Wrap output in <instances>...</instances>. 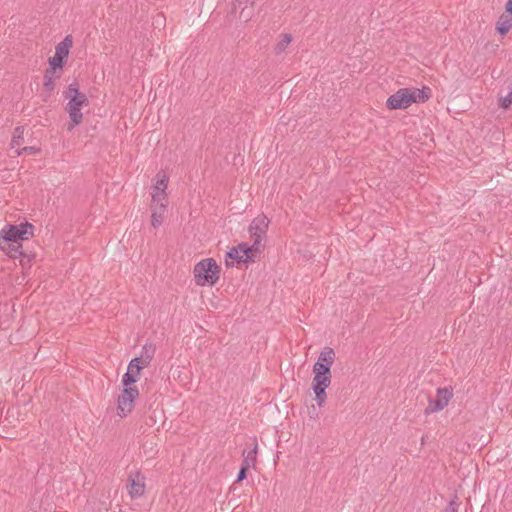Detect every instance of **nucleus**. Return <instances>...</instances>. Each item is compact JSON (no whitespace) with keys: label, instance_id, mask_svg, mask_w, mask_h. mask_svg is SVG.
Wrapping results in <instances>:
<instances>
[{"label":"nucleus","instance_id":"obj_16","mask_svg":"<svg viewBox=\"0 0 512 512\" xmlns=\"http://www.w3.org/2000/svg\"><path fill=\"white\" fill-rule=\"evenodd\" d=\"M155 351H156V347L152 343H146L142 347V351H141L140 357L142 359V364L143 365H149L150 364V362L152 361V359L154 357Z\"/></svg>","mask_w":512,"mask_h":512},{"label":"nucleus","instance_id":"obj_3","mask_svg":"<svg viewBox=\"0 0 512 512\" xmlns=\"http://www.w3.org/2000/svg\"><path fill=\"white\" fill-rule=\"evenodd\" d=\"M194 281L198 286H214L220 278V267L213 258H205L195 264Z\"/></svg>","mask_w":512,"mask_h":512},{"label":"nucleus","instance_id":"obj_7","mask_svg":"<svg viewBox=\"0 0 512 512\" xmlns=\"http://www.w3.org/2000/svg\"><path fill=\"white\" fill-rule=\"evenodd\" d=\"M139 396V390L137 387L124 388L118 397V415L120 417L127 416L133 409V403Z\"/></svg>","mask_w":512,"mask_h":512},{"label":"nucleus","instance_id":"obj_28","mask_svg":"<svg viewBox=\"0 0 512 512\" xmlns=\"http://www.w3.org/2000/svg\"><path fill=\"white\" fill-rule=\"evenodd\" d=\"M457 500H458V497L455 495L454 498L452 500H450V502L446 506L444 512H458L459 504H458Z\"/></svg>","mask_w":512,"mask_h":512},{"label":"nucleus","instance_id":"obj_27","mask_svg":"<svg viewBox=\"0 0 512 512\" xmlns=\"http://www.w3.org/2000/svg\"><path fill=\"white\" fill-rule=\"evenodd\" d=\"M512 105V86L508 95L500 99L499 106L503 109H508Z\"/></svg>","mask_w":512,"mask_h":512},{"label":"nucleus","instance_id":"obj_14","mask_svg":"<svg viewBox=\"0 0 512 512\" xmlns=\"http://www.w3.org/2000/svg\"><path fill=\"white\" fill-rule=\"evenodd\" d=\"M511 27L512 16L502 14L496 23V31L503 36L508 33Z\"/></svg>","mask_w":512,"mask_h":512},{"label":"nucleus","instance_id":"obj_5","mask_svg":"<svg viewBox=\"0 0 512 512\" xmlns=\"http://www.w3.org/2000/svg\"><path fill=\"white\" fill-rule=\"evenodd\" d=\"M414 101L415 98L410 94V88H401L388 97L386 106L390 110L406 109Z\"/></svg>","mask_w":512,"mask_h":512},{"label":"nucleus","instance_id":"obj_30","mask_svg":"<svg viewBox=\"0 0 512 512\" xmlns=\"http://www.w3.org/2000/svg\"><path fill=\"white\" fill-rule=\"evenodd\" d=\"M168 181H169L168 177L165 174H163L162 178H160L158 180L156 185H159L161 188H163V190L166 191V188H167V185H168Z\"/></svg>","mask_w":512,"mask_h":512},{"label":"nucleus","instance_id":"obj_12","mask_svg":"<svg viewBox=\"0 0 512 512\" xmlns=\"http://www.w3.org/2000/svg\"><path fill=\"white\" fill-rule=\"evenodd\" d=\"M330 386L327 383L312 382V390L315 394V400L319 407H323L326 403L327 394L326 389Z\"/></svg>","mask_w":512,"mask_h":512},{"label":"nucleus","instance_id":"obj_18","mask_svg":"<svg viewBox=\"0 0 512 512\" xmlns=\"http://www.w3.org/2000/svg\"><path fill=\"white\" fill-rule=\"evenodd\" d=\"M24 127L23 126H17L15 127L10 143V147L16 148L24 144Z\"/></svg>","mask_w":512,"mask_h":512},{"label":"nucleus","instance_id":"obj_31","mask_svg":"<svg viewBox=\"0 0 512 512\" xmlns=\"http://www.w3.org/2000/svg\"><path fill=\"white\" fill-rule=\"evenodd\" d=\"M239 16H240V19H242L245 22H247L251 18V11H246V8H243L240 11V15Z\"/></svg>","mask_w":512,"mask_h":512},{"label":"nucleus","instance_id":"obj_24","mask_svg":"<svg viewBox=\"0 0 512 512\" xmlns=\"http://www.w3.org/2000/svg\"><path fill=\"white\" fill-rule=\"evenodd\" d=\"M137 376L134 370L127 369L126 373L122 377V384L124 388L133 387L132 384L137 382Z\"/></svg>","mask_w":512,"mask_h":512},{"label":"nucleus","instance_id":"obj_19","mask_svg":"<svg viewBox=\"0 0 512 512\" xmlns=\"http://www.w3.org/2000/svg\"><path fill=\"white\" fill-rule=\"evenodd\" d=\"M291 41H292L291 34H289V33L281 34L280 40L274 47L275 54L279 55V54L283 53L286 50V48L288 47V45L291 43Z\"/></svg>","mask_w":512,"mask_h":512},{"label":"nucleus","instance_id":"obj_15","mask_svg":"<svg viewBox=\"0 0 512 512\" xmlns=\"http://www.w3.org/2000/svg\"><path fill=\"white\" fill-rule=\"evenodd\" d=\"M166 210V204L161 202L158 208L154 209L151 214V225L154 228L159 227L163 222V216Z\"/></svg>","mask_w":512,"mask_h":512},{"label":"nucleus","instance_id":"obj_4","mask_svg":"<svg viewBox=\"0 0 512 512\" xmlns=\"http://www.w3.org/2000/svg\"><path fill=\"white\" fill-rule=\"evenodd\" d=\"M335 351L331 347H325L319 354L313 365V382L331 384V367L335 361Z\"/></svg>","mask_w":512,"mask_h":512},{"label":"nucleus","instance_id":"obj_6","mask_svg":"<svg viewBox=\"0 0 512 512\" xmlns=\"http://www.w3.org/2000/svg\"><path fill=\"white\" fill-rule=\"evenodd\" d=\"M72 44L73 42L70 35L66 36L60 43H58L54 56L49 58V66L61 71Z\"/></svg>","mask_w":512,"mask_h":512},{"label":"nucleus","instance_id":"obj_29","mask_svg":"<svg viewBox=\"0 0 512 512\" xmlns=\"http://www.w3.org/2000/svg\"><path fill=\"white\" fill-rule=\"evenodd\" d=\"M248 469H249V467L241 465L240 470L237 475V478H236V482H241L244 479H246Z\"/></svg>","mask_w":512,"mask_h":512},{"label":"nucleus","instance_id":"obj_13","mask_svg":"<svg viewBox=\"0 0 512 512\" xmlns=\"http://www.w3.org/2000/svg\"><path fill=\"white\" fill-rule=\"evenodd\" d=\"M410 94L415 98L414 103H424L428 101L431 96V89L429 87L424 86L422 89L418 88H410Z\"/></svg>","mask_w":512,"mask_h":512},{"label":"nucleus","instance_id":"obj_32","mask_svg":"<svg viewBox=\"0 0 512 512\" xmlns=\"http://www.w3.org/2000/svg\"><path fill=\"white\" fill-rule=\"evenodd\" d=\"M505 11L509 14V16H512V0H508L505 5Z\"/></svg>","mask_w":512,"mask_h":512},{"label":"nucleus","instance_id":"obj_11","mask_svg":"<svg viewBox=\"0 0 512 512\" xmlns=\"http://www.w3.org/2000/svg\"><path fill=\"white\" fill-rule=\"evenodd\" d=\"M60 76H61L60 70L58 71V69L52 68L50 66H49V68L46 69L44 76H43V78H44L43 88L46 93H48L50 95L54 91V89H55L54 79L60 78Z\"/></svg>","mask_w":512,"mask_h":512},{"label":"nucleus","instance_id":"obj_1","mask_svg":"<svg viewBox=\"0 0 512 512\" xmlns=\"http://www.w3.org/2000/svg\"><path fill=\"white\" fill-rule=\"evenodd\" d=\"M270 220L264 214H260L255 217L249 225L248 232L250 237L253 239V244L248 245L247 243H240V248L243 254H245L246 262H254L253 257L250 255L255 252L261 251V241L265 238Z\"/></svg>","mask_w":512,"mask_h":512},{"label":"nucleus","instance_id":"obj_21","mask_svg":"<svg viewBox=\"0 0 512 512\" xmlns=\"http://www.w3.org/2000/svg\"><path fill=\"white\" fill-rule=\"evenodd\" d=\"M152 201L155 203H161L167 198V193L163 188H161L159 185H154L152 187Z\"/></svg>","mask_w":512,"mask_h":512},{"label":"nucleus","instance_id":"obj_25","mask_svg":"<svg viewBox=\"0 0 512 512\" xmlns=\"http://www.w3.org/2000/svg\"><path fill=\"white\" fill-rule=\"evenodd\" d=\"M147 365H143L142 364V359L141 357H135L133 359L130 360L129 362V365H128V368L127 369H131V370H134L135 374L136 375H139L140 374V371L146 367Z\"/></svg>","mask_w":512,"mask_h":512},{"label":"nucleus","instance_id":"obj_17","mask_svg":"<svg viewBox=\"0 0 512 512\" xmlns=\"http://www.w3.org/2000/svg\"><path fill=\"white\" fill-rule=\"evenodd\" d=\"M257 443L254 442V447L249 450L248 452H243V461L242 465L247 467H255L256 461H257Z\"/></svg>","mask_w":512,"mask_h":512},{"label":"nucleus","instance_id":"obj_10","mask_svg":"<svg viewBox=\"0 0 512 512\" xmlns=\"http://www.w3.org/2000/svg\"><path fill=\"white\" fill-rule=\"evenodd\" d=\"M21 236L17 225H8L0 232V249L6 250V245L11 246V242L19 243Z\"/></svg>","mask_w":512,"mask_h":512},{"label":"nucleus","instance_id":"obj_2","mask_svg":"<svg viewBox=\"0 0 512 512\" xmlns=\"http://www.w3.org/2000/svg\"><path fill=\"white\" fill-rule=\"evenodd\" d=\"M64 97L68 99L65 110L71 120L68 130H72L82 122L83 115L81 109L89 105V100L85 93L79 91L77 82H73L68 86L67 90L64 92Z\"/></svg>","mask_w":512,"mask_h":512},{"label":"nucleus","instance_id":"obj_26","mask_svg":"<svg viewBox=\"0 0 512 512\" xmlns=\"http://www.w3.org/2000/svg\"><path fill=\"white\" fill-rule=\"evenodd\" d=\"M39 152H40V148H38L36 146H25L23 148H18L15 150V153L17 156H21L23 154L34 155V154H38Z\"/></svg>","mask_w":512,"mask_h":512},{"label":"nucleus","instance_id":"obj_20","mask_svg":"<svg viewBox=\"0 0 512 512\" xmlns=\"http://www.w3.org/2000/svg\"><path fill=\"white\" fill-rule=\"evenodd\" d=\"M21 240H27L33 236L34 226L28 222L17 225Z\"/></svg>","mask_w":512,"mask_h":512},{"label":"nucleus","instance_id":"obj_23","mask_svg":"<svg viewBox=\"0 0 512 512\" xmlns=\"http://www.w3.org/2000/svg\"><path fill=\"white\" fill-rule=\"evenodd\" d=\"M226 257L238 260L239 262L247 263L245 261V254H243L241 251L240 244L236 247L230 248V250L226 253Z\"/></svg>","mask_w":512,"mask_h":512},{"label":"nucleus","instance_id":"obj_22","mask_svg":"<svg viewBox=\"0 0 512 512\" xmlns=\"http://www.w3.org/2000/svg\"><path fill=\"white\" fill-rule=\"evenodd\" d=\"M21 249H22V245L20 243L11 242L10 248L8 245H6V250H4V251L11 258H18V257L24 256V253L22 252Z\"/></svg>","mask_w":512,"mask_h":512},{"label":"nucleus","instance_id":"obj_9","mask_svg":"<svg viewBox=\"0 0 512 512\" xmlns=\"http://www.w3.org/2000/svg\"><path fill=\"white\" fill-rule=\"evenodd\" d=\"M128 494L132 499L141 497L145 492V476L140 471L129 474L127 480Z\"/></svg>","mask_w":512,"mask_h":512},{"label":"nucleus","instance_id":"obj_8","mask_svg":"<svg viewBox=\"0 0 512 512\" xmlns=\"http://www.w3.org/2000/svg\"><path fill=\"white\" fill-rule=\"evenodd\" d=\"M453 397L452 388H438L436 399H430L429 404L425 409V414H431L443 410Z\"/></svg>","mask_w":512,"mask_h":512}]
</instances>
